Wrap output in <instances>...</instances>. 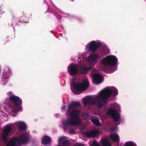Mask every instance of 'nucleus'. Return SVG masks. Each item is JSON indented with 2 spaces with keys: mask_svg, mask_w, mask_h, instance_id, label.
I'll use <instances>...</instances> for the list:
<instances>
[{
  "mask_svg": "<svg viewBox=\"0 0 146 146\" xmlns=\"http://www.w3.org/2000/svg\"><path fill=\"white\" fill-rule=\"evenodd\" d=\"M98 53H91L88 58L83 57L80 63V70L81 74L87 73L92 68V65L97 62V60L99 59L110 52V50L107 46L103 42L98 40L92 41L88 43L86 46V49L88 51L94 52L100 47Z\"/></svg>",
  "mask_w": 146,
  "mask_h": 146,
  "instance_id": "1",
  "label": "nucleus"
},
{
  "mask_svg": "<svg viewBox=\"0 0 146 146\" xmlns=\"http://www.w3.org/2000/svg\"><path fill=\"white\" fill-rule=\"evenodd\" d=\"M118 94L116 88L108 86L101 90L99 95L87 96L84 98L82 102L84 106L96 105L100 108L107 104L108 99L111 96L115 97Z\"/></svg>",
  "mask_w": 146,
  "mask_h": 146,
  "instance_id": "2",
  "label": "nucleus"
},
{
  "mask_svg": "<svg viewBox=\"0 0 146 146\" xmlns=\"http://www.w3.org/2000/svg\"><path fill=\"white\" fill-rule=\"evenodd\" d=\"M80 102L72 101L67 105L68 110L66 115L68 117H70V119H66L61 121L62 126L64 130L68 131L70 133H74V131L71 129L72 125H78L80 124L81 120L79 117L80 111L77 107L80 106Z\"/></svg>",
  "mask_w": 146,
  "mask_h": 146,
  "instance_id": "3",
  "label": "nucleus"
},
{
  "mask_svg": "<svg viewBox=\"0 0 146 146\" xmlns=\"http://www.w3.org/2000/svg\"><path fill=\"white\" fill-rule=\"evenodd\" d=\"M11 129L10 126L7 125L3 131L2 138L3 141L7 143V146H20L21 145L27 143L29 141L31 136L28 133H25L18 137H14L7 141V137Z\"/></svg>",
  "mask_w": 146,
  "mask_h": 146,
  "instance_id": "4",
  "label": "nucleus"
},
{
  "mask_svg": "<svg viewBox=\"0 0 146 146\" xmlns=\"http://www.w3.org/2000/svg\"><path fill=\"white\" fill-rule=\"evenodd\" d=\"M7 94L9 96L10 101L7 107V111L13 116H15L17 112L23 110L21 106L22 103V100L19 97L16 96L12 91L8 92Z\"/></svg>",
  "mask_w": 146,
  "mask_h": 146,
  "instance_id": "5",
  "label": "nucleus"
},
{
  "mask_svg": "<svg viewBox=\"0 0 146 146\" xmlns=\"http://www.w3.org/2000/svg\"><path fill=\"white\" fill-rule=\"evenodd\" d=\"M89 86V81L87 79L83 80L81 82H80L78 80L73 79L70 83L72 91L74 94H77L85 90Z\"/></svg>",
  "mask_w": 146,
  "mask_h": 146,
  "instance_id": "6",
  "label": "nucleus"
},
{
  "mask_svg": "<svg viewBox=\"0 0 146 146\" xmlns=\"http://www.w3.org/2000/svg\"><path fill=\"white\" fill-rule=\"evenodd\" d=\"M101 63L105 68L112 72L115 71L116 67L118 65V59L114 55H110L107 56L101 60Z\"/></svg>",
  "mask_w": 146,
  "mask_h": 146,
  "instance_id": "7",
  "label": "nucleus"
},
{
  "mask_svg": "<svg viewBox=\"0 0 146 146\" xmlns=\"http://www.w3.org/2000/svg\"><path fill=\"white\" fill-rule=\"evenodd\" d=\"M120 110V107L117 103H112L110 104V107L106 111V114L108 115L111 116L115 121L114 124L119 125L121 123L120 120V114L118 112Z\"/></svg>",
  "mask_w": 146,
  "mask_h": 146,
  "instance_id": "8",
  "label": "nucleus"
},
{
  "mask_svg": "<svg viewBox=\"0 0 146 146\" xmlns=\"http://www.w3.org/2000/svg\"><path fill=\"white\" fill-rule=\"evenodd\" d=\"M68 71L69 75L74 77L79 74L78 66L77 65L71 63L68 67Z\"/></svg>",
  "mask_w": 146,
  "mask_h": 146,
  "instance_id": "9",
  "label": "nucleus"
},
{
  "mask_svg": "<svg viewBox=\"0 0 146 146\" xmlns=\"http://www.w3.org/2000/svg\"><path fill=\"white\" fill-rule=\"evenodd\" d=\"M12 74V72L11 68L7 66H4L3 69L2 77L5 78H9Z\"/></svg>",
  "mask_w": 146,
  "mask_h": 146,
  "instance_id": "10",
  "label": "nucleus"
},
{
  "mask_svg": "<svg viewBox=\"0 0 146 146\" xmlns=\"http://www.w3.org/2000/svg\"><path fill=\"white\" fill-rule=\"evenodd\" d=\"M58 142L59 144L55 146H70L69 141L65 136L59 137Z\"/></svg>",
  "mask_w": 146,
  "mask_h": 146,
  "instance_id": "11",
  "label": "nucleus"
},
{
  "mask_svg": "<svg viewBox=\"0 0 146 146\" xmlns=\"http://www.w3.org/2000/svg\"><path fill=\"white\" fill-rule=\"evenodd\" d=\"M93 76V80L94 84H99L103 81V77L102 75L98 73H92Z\"/></svg>",
  "mask_w": 146,
  "mask_h": 146,
  "instance_id": "12",
  "label": "nucleus"
},
{
  "mask_svg": "<svg viewBox=\"0 0 146 146\" xmlns=\"http://www.w3.org/2000/svg\"><path fill=\"white\" fill-rule=\"evenodd\" d=\"M15 124L19 131H25L27 129V124L23 121H18L15 123Z\"/></svg>",
  "mask_w": 146,
  "mask_h": 146,
  "instance_id": "13",
  "label": "nucleus"
},
{
  "mask_svg": "<svg viewBox=\"0 0 146 146\" xmlns=\"http://www.w3.org/2000/svg\"><path fill=\"white\" fill-rule=\"evenodd\" d=\"M98 133V131L94 130L90 131H85L83 133V134L85 137H95L97 135Z\"/></svg>",
  "mask_w": 146,
  "mask_h": 146,
  "instance_id": "14",
  "label": "nucleus"
},
{
  "mask_svg": "<svg viewBox=\"0 0 146 146\" xmlns=\"http://www.w3.org/2000/svg\"><path fill=\"white\" fill-rule=\"evenodd\" d=\"M51 141L50 138L48 136H43L42 139V143L45 146H50Z\"/></svg>",
  "mask_w": 146,
  "mask_h": 146,
  "instance_id": "15",
  "label": "nucleus"
},
{
  "mask_svg": "<svg viewBox=\"0 0 146 146\" xmlns=\"http://www.w3.org/2000/svg\"><path fill=\"white\" fill-rule=\"evenodd\" d=\"M100 142L102 146H112L109 140L106 138L102 139Z\"/></svg>",
  "mask_w": 146,
  "mask_h": 146,
  "instance_id": "16",
  "label": "nucleus"
},
{
  "mask_svg": "<svg viewBox=\"0 0 146 146\" xmlns=\"http://www.w3.org/2000/svg\"><path fill=\"white\" fill-rule=\"evenodd\" d=\"M110 137L114 142L119 143V138L117 135L115 134H111L110 135Z\"/></svg>",
  "mask_w": 146,
  "mask_h": 146,
  "instance_id": "17",
  "label": "nucleus"
},
{
  "mask_svg": "<svg viewBox=\"0 0 146 146\" xmlns=\"http://www.w3.org/2000/svg\"><path fill=\"white\" fill-rule=\"evenodd\" d=\"M9 79V78H5L2 76L1 80L0 82V85L2 86L6 85L8 82Z\"/></svg>",
  "mask_w": 146,
  "mask_h": 146,
  "instance_id": "18",
  "label": "nucleus"
},
{
  "mask_svg": "<svg viewBox=\"0 0 146 146\" xmlns=\"http://www.w3.org/2000/svg\"><path fill=\"white\" fill-rule=\"evenodd\" d=\"M19 21L20 22L23 21L25 23H27L28 22L29 20L27 17H26L25 15H23L19 18Z\"/></svg>",
  "mask_w": 146,
  "mask_h": 146,
  "instance_id": "19",
  "label": "nucleus"
},
{
  "mask_svg": "<svg viewBox=\"0 0 146 146\" xmlns=\"http://www.w3.org/2000/svg\"><path fill=\"white\" fill-rule=\"evenodd\" d=\"M93 123L97 126H100V123L98 118H93L91 120Z\"/></svg>",
  "mask_w": 146,
  "mask_h": 146,
  "instance_id": "20",
  "label": "nucleus"
},
{
  "mask_svg": "<svg viewBox=\"0 0 146 146\" xmlns=\"http://www.w3.org/2000/svg\"><path fill=\"white\" fill-rule=\"evenodd\" d=\"M125 146H137V145L132 141H128L125 143Z\"/></svg>",
  "mask_w": 146,
  "mask_h": 146,
  "instance_id": "21",
  "label": "nucleus"
},
{
  "mask_svg": "<svg viewBox=\"0 0 146 146\" xmlns=\"http://www.w3.org/2000/svg\"><path fill=\"white\" fill-rule=\"evenodd\" d=\"M92 146H101L100 143L97 141L94 140L93 141Z\"/></svg>",
  "mask_w": 146,
  "mask_h": 146,
  "instance_id": "22",
  "label": "nucleus"
},
{
  "mask_svg": "<svg viewBox=\"0 0 146 146\" xmlns=\"http://www.w3.org/2000/svg\"><path fill=\"white\" fill-rule=\"evenodd\" d=\"M110 129L113 131H116L118 129V127L116 125H113L111 127Z\"/></svg>",
  "mask_w": 146,
  "mask_h": 146,
  "instance_id": "23",
  "label": "nucleus"
},
{
  "mask_svg": "<svg viewBox=\"0 0 146 146\" xmlns=\"http://www.w3.org/2000/svg\"><path fill=\"white\" fill-rule=\"evenodd\" d=\"M61 13L65 17L68 18L69 17H70V15H69L68 13H65L64 12L60 11Z\"/></svg>",
  "mask_w": 146,
  "mask_h": 146,
  "instance_id": "24",
  "label": "nucleus"
},
{
  "mask_svg": "<svg viewBox=\"0 0 146 146\" xmlns=\"http://www.w3.org/2000/svg\"><path fill=\"white\" fill-rule=\"evenodd\" d=\"M66 109V106L65 105H63L61 109L62 110L64 111Z\"/></svg>",
  "mask_w": 146,
  "mask_h": 146,
  "instance_id": "25",
  "label": "nucleus"
},
{
  "mask_svg": "<svg viewBox=\"0 0 146 146\" xmlns=\"http://www.w3.org/2000/svg\"><path fill=\"white\" fill-rule=\"evenodd\" d=\"M75 146H81V145L79 143L76 145Z\"/></svg>",
  "mask_w": 146,
  "mask_h": 146,
  "instance_id": "26",
  "label": "nucleus"
},
{
  "mask_svg": "<svg viewBox=\"0 0 146 146\" xmlns=\"http://www.w3.org/2000/svg\"><path fill=\"white\" fill-rule=\"evenodd\" d=\"M54 15L56 16V17L57 18H58V16H57V15H56V14H54Z\"/></svg>",
  "mask_w": 146,
  "mask_h": 146,
  "instance_id": "27",
  "label": "nucleus"
},
{
  "mask_svg": "<svg viewBox=\"0 0 146 146\" xmlns=\"http://www.w3.org/2000/svg\"><path fill=\"white\" fill-rule=\"evenodd\" d=\"M80 60V59H79L78 58V62H79V60Z\"/></svg>",
  "mask_w": 146,
  "mask_h": 146,
  "instance_id": "28",
  "label": "nucleus"
},
{
  "mask_svg": "<svg viewBox=\"0 0 146 146\" xmlns=\"http://www.w3.org/2000/svg\"><path fill=\"white\" fill-rule=\"evenodd\" d=\"M45 2H46V3H47V4H48V3H47V2H46V1ZM47 5H48V4H47Z\"/></svg>",
  "mask_w": 146,
  "mask_h": 146,
  "instance_id": "29",
  "label": "nucleus"
},
{
  "mask_svg": "<svg viewBox=\"0 0 146 146\" xmlns=\"http://www.w3.org/2000/svg\"><path fill=\"white\" fill-rule=\"evenodd\" d=\"M45 2H46V3H47V4H48V3H47V2H46V1ZM47 5H48V4H47Z\"/></svg>",
  "mask_w": 146,
  "mask_h": 146,
  "instance_id": "30",
  "label": "nucleus"
},
{
  "mask_svg": "<svg viewBox=\"0 0 146 146\" xmlns=\"http://www.w3.org/2000/svg\"><path fill=\"white\" fill-rule=\"evenodd\" d=\"M74 1V0H72V1Z\"/></svg>",
  "mask_w": 146,
  "mask_h": 146,
  "instance_id": "31",
  "label": "nucleus"
}]
</instances>
